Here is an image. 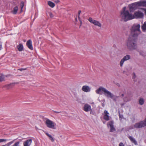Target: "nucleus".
Returning a JSON list of instances; mask_svg holds the SVG:
<instances>
[{"label":"nucleus","instance_id":"obj_1","mask_svg":"<svg viewBox=\"0 0 146 146\" xmlns=\"http://www.w3.org/2000/svg\"><path fill=\"white\" fill-rule=\"evenodd\" d=\"M126 8L125 7L123 8V10L121 13L120 16L121 21L124 22L134 19L133 14L129 13L128 10H126Z\"/></svg>","mask_w":146,"mask_h":146},{"label":"nucleus","instance_id":"obj_2","mask_svg":"<svg viewBox=\"0 0 146 146\" xmlns=\"http://www.w3.org/2000/svg\"><path fill=\"white\" fill-rule=\"evenodd\" d=\"M140 25L139 24H134L131 29V35L133 37H136L141 33Z\"/></svg>","mask_w":146,"mask_h":146},{"label":"nucleus","instance_id":"obj_3","mask_svg":"<svg viewBox=\"0 0 146 146\" xmlns=\"http://www.w3.org/2000/svg\"><path fill=\"white\" fill-rule=\"evenodd\" d=\"M126 45L129 49L133 50L137 47V42L133 38L129 37L127 40Z\"/></svg>","mask_w":146,"mask_h":146},{"label":"nucleus","instance_id":"obj_4","mask_svg":"<svg viewBox=\"0 0 146 146\" xmlns=\"http://www.w3.org/2000/svg\"><path fill=\"white\" fill-rule=\"evenodd\" d=\"M101 92H102L104 95L108 98H112L113 97V94L103 87H100L96 91V93L98 94H102Z\"/></svg>","mask_w":146,"mask_h":146},{"label":"nucleus","instance_id":"obj_5","mask_svg":"<svg viewBox=\"0 0 146 146\" xmlns=\"http://www.w3.org/2000/svg\"><path fill=\"white\" fill-rule=\"evenodd\" d=\"M145 126H146V118L145 119L144 121H140L135 123L131 129L140 128L144 127Z\"/></svg>","mask_w":146,"mask_h":146},{"label":"nucleus","instance_id":"obj_6","mask_svg":"<svg viewBox=\"0 0 146 146\" xmlns=\"http://www.w3.org/2000/svg\"><path fill=\"white\" fill-rule=\"evenodd\" d=\"M45 123L46 126L49 128L52 129H56L55 127L56 123L49 119H46V120L45 121Z\"/></svg>","mask_w":146,"mask_h":146},{"label":"nucleus","instance_id":"obj_7","mask_svg":"<svg viewBox=\"0 0 146 146\" xmlns=\"http://www.w3.org/2000/svg\"><path fill=\"white\" fill-rule=\"evenodd\" d=\"M129 9L130 12H133L134 11L136 10L138 7L137 2H135L129 5Z\"/></svg>","mask_w":146,"mask_h":146},{"label":"nucleus","instance_id":"obj_8","mask_svg":"<svg viewBox=\"0 0 146 146\" xmlns=\"http://www.w3.org/2000/svg\"><path fill=\"white\" fill-rule=\"evenodd\" d=\"M88 20L91 23L93 24L96 26L100 27L102 26L101 24L99 21L93 19L92 17H89Z\"/></svg>","mask_w":146,"mask_h":146},{"label":"nucleus","instance_id":"obj_9","mask_svg":"<svg viewBox=\"0 0 146 146\" xmlns=\"http://www.w3.org/2000/svg\"><path fill=\"white\" fill-rule=\"evenodd\" d=\"M134 16V19L141 18L143 16V13L140 11H138L135 12L133 15Z\"/></svg>","mask_w":146,"mask_h":146},{"label":"nucleus","instance_id":"obj_10","mask_svg":"<svg viewBox=\"0 0 146 146\" xmlns=\"http://www.w3.org/2000/svg\"><path fill=\"white\" fill-rule=\"evenodd\" d=\"M130 56L129 55H126L123 57V58L121 60L120 62V66L122 67L125 61L129 60L130 59Z\"/></svg>","mask_w":146,"mask_h":146},{"label":"nucleus","instance_id":"obj_11","mask_svg":"<svg viewBox=\"0 0 146 146\" xmlns=\"http://www.w3.org/2000/svg\"><path fill=\"white\" fill-rule=\"evenodd\" d=\"M83 110L86 112H88L91 111L90 113H91L92 110L91 107L90 105L88 104H86L84 105Z\"/></svg>","mask_w":146,"mask_h":146},{"label":"nucleus","instance_id":"obj_12","mask_svg":"<svg viewBox=\"0 0 146 146\" xmlns=\"http://www.w3.org/2000/svg\"><path fill=\"white\" fill-rule=\"evenodd\" d=\"M82 90L84 92H90L91 90L90 88L86 85H84L82 86Z\"/></svg>","mask_w":146,"mask_h":146},{"label":"nucleus","instance_id":"obj_13","mask_svg":"<svg viewBox=\"0 0 146 146\" xmlns=\"http://www.w3.org/2000/svg\"><path fill=\"white\" fill-rule=\"evenodd\" d=\"M109 125L110 127V131L113 132L115 131V129L114 127L113 126V121H111L109 122L108 124V125Z\"/></svg>","mask_w":146,"mask_h":146},{"label":"nucleus","instance_id":"obj_14","mask_svg":"<svg viewBox=\"0 0 146 146\" xmlns=\"http://www.w3.org/2000/svg\"><path fill=\"white\" fill-rule=\"evenodd\" d=\"M137 2L138 7H146V1L145 0L140 1Z\"/></svg>","mask_w":146,"mask_h":146},{"label":"nucleus","instance_id":"obj_15","mask_svg":"<svg viewBox=\"0 0 146 146\" xmlns=\"http://www.w3.org/2000/svg\"><path fill=\"white\" fill-rule=\"evenodd\" d=\"M105 114L104 116V118L106 121H108L109 120V113L107 110H105L104 111Z\"/></svg>","mask_w":146,"mask_h":146},{"label":"nucleus","instance_id":"obj_16","mask_svg":"<svg viewBox=\"0 0 146 146\" xmlns=\"http://www.w3.org/2000/svg\"><path fill=\"white\" fill-rule=\"evenodd\" d=\"M32 142V139H27L23 142V145L24 146H30Z\"/></svg>","mask_w":146,"mask_h":146},{"label":"nucleus","instance_id":"obj_17","mask_svg":"<svg viewBox=\"0 0 146 146\" xmlns=\"http://www.w3.org/2000/svg\"><path fill=\"white\" fill-rule=\"evenodd\" d=\"M26 44L28 48L31 50H33V48L32 45V42L31 40L27 41Z\"/></svg>","mask_w":146,"mask_h":146},{"label":"nucleus","instance_id":"obj_18","mask_svg":"<svg viewBox=\"0 0 146 146\" xmlns=\"http://www.w3.org/2000/svg\"><path fill=\"white\" fill-rule=\"evenodd\" d=\"M128 138L130 141L133 143H134L135 145H137V143L135 139L132 136H129Z\"/></svg>","mask_w":146,"mask_h":146},{"label":"nucleus","instance_id":"obj_19","mask_svg":"<svg viewBox=\"0 0 146 146\" xmlns=\"http://www.w3.org/2000/svg\"><path fill=\"white\" fill-rule=\"evenodd\" d=\"M17 48L19 51H21L23 50V46L22 44H20L18 45L17 46Z\"/></svg>","mask_w":146,"mask_h":146},{"label":"nucleus","instance_id":"obj_20","mask_svg":"<svg viewBox=\"0 0 146 146\" xmlns=\"http://www.w3.org/2000/svg\"><path fill=\"white\" fill-rule=\"evenodd\" d=\"M18 9V7L17 6H16L14 8L13 10L11 11V13L13 14H17Z\"/></svg>","mask_w":146,"mask_h":146},{"label":"nucleus","instance_id":"obj_21","mask_svg":"<svg viewBox=\"0 0 146 146\" xmlns=\"http://www.w3.org/2000/svg\"><path fill=\"white\" fill-rule=\"evenodd\" d=\"M45 134L48 136L49 137L50 139L51 140V141L52 142H53L54 141V138L52 137L51 135L49 134V133L47 132H46Z\"/></svg>","mask_w":146,"mask_h":146},{"label":"nucleus","instance_id":"obj_22","mask_svg":"<svg viewBox=\"0 0 146 146\" xmlns=\"http://www.w3.org/2000/svg\"><path fill=\"white\" fill-rule=\"evenodd\" d=\"M48 5L52 8L54 7L55 6L54 3L50 1L48 2Z\"/></svg>","mask_w":146,"mask_h":146},{"label":"nucleus","instance_id":"obj_23","mask_svg":"<svg viewBox=\"0 0 146 146\" xmlns=\"http://www.w3.org/2000/svg\"><path fill=\"white\" fill-rule=\"evenodd\" d=\"M145 102L143 98H140L139 100V104L141 105L143 104Z\"/></svg>","mask_w":146,"mask_h":146},{"label":"nucleus","instance_id":"obj_24","mask_svg":"<svg viewBox=\"0 0 146 146\" xmlns=\"http://www.w3.org/2000/svg\"><path fill=\"white\" fill-rule=\"evenodd\" d=\"M141 28L143 31L145 32L146 30V22H145L144 24L141 27Z\"/></svg>","mask_w":146,"mask_h":146},{"label":"nucleus","instance_id":"obj_25","mask_svg":"<svg viewBox=\"0 0 146 146\" xmlns=\"http://www.w3.org/2000/svg\"><path fill=\"white\" fill-rule=\"evenodd\" d=\"M5 77L3 74H0V82H2L4 80Z\"/></svg>","mask_w":146,"mask_h":146},{"label":"nucleus","instance_id":"obj_26","mask_svg":"<svg viewBox=\"0 0 146 146\" xmlns=\"http://www.w3.org/2000/svg\"><path fill=\"white\" fill-rule=\"evenodd\" d=\"M118 96H114L113 94V97L112 98H111L114 101H117V99L118 98Z\"/></svg>","mask_w":146,"mask_h":146},{"label":"nucleus","instance_id":"obj_27","mask_svg":"<svg viewBox=\"0 0 146 146\" xmlns=\"http://www.w3.org/2000/svg\"><path fill=\"white\" fill-rule=\"evenodd\" d=\"M14 142V141H11L7 143L5 145H3V146H9L11 144H12Z\"/></svg>","mask_w":146,"mask_h":146},{"label":"nucleus","instance_id":"obj_28","mask_svg":"<svg viewBox=\"0 0 146 146\" xmlns=\"http://www.w3.org/2000/svg\"><path fill=\"white\" fill-rule=\"evenodd\" d=\"M10 140L5 139H0V143L3 142H6L7 141H9Z\"/></svg>","mask_w":146,"mask_h":146},{"label":"nucleus","instance_id":"obj_29","mask_svg":"<svg viewBox=\"0 0 146 146\" xmlns=\"http://www.w3.org/2000/svg\"><path fill=\"white\" fill-rule=\"evenodd\" d=\"M14 83H11L10 84H8V85H6V86L7 87V89H9V88H11V86L12 85L14 84Z\"/></svg>","mask_w":146,"mask_h":146},{"label":"nucleus","instance_id":"obj_30","mask_svg":"<svg viewBox=\"0 0 146 146\" xmlns=\"http://www.w3.org/2000/svg\"><path fill=\"white\" fill-rule=\"evenodd\" d=\"M19 142H16L12 146H19Z\"/></svg>","mask_w":146,"mask_h":146},{"label":"nucleus","instance_id":"obj_31","mask_svg":"<svg viewBox=\"0 0 146 146\" xmlns=\"http://www.w3.org/2000/svg\"><path fill=\"white\" fill-rule=\"evenodd\" d=\"M119 117L120 120H121L123 117V115H121L120 113L119 114Z\"/></svg>","mask_w":146,"mask_h":146},{"label":"nucleus","instance_id":"obj_32","mask_svg":"<svg viewBox=\"0 0 146 146\" xmlns=\"http://www.w3.org/2000/svg\"><path fill=\"white\" fill-rule=\"evenodd\" d=\"M26 69H27L26 68H20V69H18V70H19L21 71H22L23 70H25Z\"/></svg>","mask_w":146,"mask_h":146},{"label":"nucleus","instance_id":"obj_33","mask_svg":"<svg viewBox=\"0 0 146 146\" xmlns=\"http://www.w3.org/2000/svg\"><path fill=\"white\" fill-rule=\"evenodd\" d=\"M81 13V11L80 10H79L78 11V18L80 19V13Z\"/></svg>","mask_w":146,"mask_h":146},{"label":"nucleus","instance_id":"obj_34","mask_svg":"<svg viewBox=\"0 0 146 146\" xmlns=\"http://www.w3.org/2000/svg\"><path fill=\"white\" fill-rule=\"evenodd\" d=\"M2 49V43L0 42V50Z\"/></svg>","mask_w":146,"mask_h":146},{"label":"nucleus","instance_id":"obj_35","mask_svg":"<svg viewBox=\"0 0 146 146\" xmlns=\"http://www.w3.org/2000/svg\"><path fill=\"white\" fill-rule=\"evenodd\" d=\"M119 146H124L123 143L121 142L119 144Z\"/></svg>","mask_w":146,"mask_h":146},{"label":"nucleus","instance_id":"obj_36","mask_svg":"<svg viewBox=\"0 0 146 146\" xmlns=\"http://www.w3.org/2000/svg\"><path fill=\"white\" fill-rule=\"evenodd\" d=\"M21 9H22L23 7V2H21Z\"/></svg>","mask_w":146,"mask_h":146},{"label":"nucleus","instance_id":"obj_37","mask_svg":"<svg viewBox=\"0 0 146 146\" xmlns=\"http://www.w3.org/2000/svg\"><path fill=\"white\" fill-rule=\"evenodd\" d=\"M50 16L51 17H53V14L51 13H50Z\"/></svg>","mask_w":146,"mask_h":146},{"label":"nucleus","instance_id":"obj_38","mask_svg":"<svg viewBox=\"0 0 146 146\" xmlns=\"http://www.w3.org/2000/svg\"><path fill=\"white\" fill-rule=\"evenodd\" d=\"M54 2L56 3H58L59 2V0H56L54 1Z\"/></svg>","mask_w":146,"mask_h":146},{"label":"nucleus","instance_id":"obj_39","mask_svg":"<svg viewBox=\"0 0 146 146\" xmlns=\"http://www.w3.org/2000/svg\"><path fill=\"white\" fill-rule=\"evenodd\" d=\"M136 77V76L135 75V74L134 73H133V78H135Z\"/></svg>","mask_w":146,"mask_h":146},{"label":"nucleus","instance_id":"obj_40","mask_svg":"<svg viewBox=\"0 0 146 146\" xmlns=\"http://www.w3.org/2000/svg\"><path fill=\"white\" fill-rule=\"evenodd\" d=\"M54 112H55L56 113H58L60 112H58V111H54Z\"/></svg>","mask_w":146,"mask_h":146},{"label":"nucleus","instance_id":"obj_41","mask_svg":"<svg viewBox=\"0 0 146 146\" xmlns=\"http://www.w3.org/2000/svg\"><path fill=\"white\" fill-rule=\"evenodd\" d=\"M80 23L81 24V25H82V21H80Z\"/></svg>","mask_w":146,"mask_h":146},{"label":"nucleus","instance_id":"obj_42","mask_svg":"<svg viewBox=\"0 0 146 146\" xmlns=\"http://www.w3.org/2000/svg\"><path fill=\"white\" fill-rule=\"evenodd\" d=\"M144 11H145V13L146 15V9H145V10H144Z\"/></svg>","mask_w":146,"mask_h":146},{"label":"nucleus","instance_id":"obj_43","mask_svg":"<svg viewBox=\"0 0 146 146\" xmlns=\"http://www.w3.org/2000/svg\"><path fill=\"white\" fill-rule=\"evenodd\" d=\"M102 105L103 107L104 106V104H102Z\"/></svg>","mask_w":146,"mask_h":146},{"label":"nucleus","instance_id":"obj_44","mask_svg":"<svg viewBox=\"0 0 146 146\" xmlns=\"http://www.w3.org/2000/svg\"><path fill=\"white\" fill-rule=\"evenodd\" d=\"M121 96H122L123 97L124 96V94H122Z\"/></svg>","mask_w":146,"mask_h":146},{"label":"nucleus","instance_id":"obj_45","mask_svg":"<svg viewBox=\"0 0 146 146\" xmlns=\"http://www.w3.org/2000/svg\"><path fill=\"white\" fill-rule=\"evenodd\" d=\"M124 104H121V106H122Z\"/></svg>","mask_w":146,"mask_h":146},{"label":"nucleus","instance_id":"obj_46","mask_svg":"<svg viewBox=\"0 0 146 146\" xmlns=\"http://www.w3.org/2000/svg\"><path fill=\"white\" fill-rule=\"evenodd\" d=\"M103 123H104V122H103Z\"/></svg>","mask_w":146,"mask_h":146}]
</instances>
